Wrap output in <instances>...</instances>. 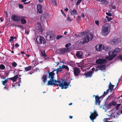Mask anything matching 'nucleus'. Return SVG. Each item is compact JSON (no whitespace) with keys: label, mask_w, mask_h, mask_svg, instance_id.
<instances>
[{"label":"nucleus","mask_w":122,"mask_h":122,"mask_svg":"<svg viewBox=\"0 0 122 122\" xmlns=\"http://www.w3.org/2000/svg\"><path fill=\"white\" fill-rule=\"evenodd\" d=\"M36 40L37 43L39 44H45L46 43V41L45 38L41 36H37Z\"/></svg>","instance_id":"obj_4"},{"label":"nucleus","mask_w":122,"mask_h":122,"mask_svg":"<svg viewBox=\"0 0 122 122\" xmlns=\"http://www.w3.org/2000/svg\"><path fill=\"white\" fill-rule=\"evenodd\" d=\"M101 97L96 96L95 97V104L96 105H100L101 101L100 100Z\"/></svg>","instance_id":"obj_15"},{"label":"nucleus","mask_w":122,"mask_h":122,"mask_svg":"<svg viewBox=\"0 0 122 122\" xmlns=\"http://www.w3.org/2000/svg\"><path fill=\"white\" fill-rule=\"evenodd\" d=\"M42 6L41 5L39 4L37 5V13L39 14H41L42 11Z\"/></svg>","instance_id":"obj_17"},{"label":"nucleus","mask_w":122,"mask_h":122,"mask_svg":"<svg viewBox=\"0 0 122 122\" xmlns=\"http://www.w3.org/2000/svg\"><path fill=\"white\" fill-rule=\"evenodd\" d=\"M101 20L104 23H106L107 22V20L105 19L102 18Z\"/></svg>","instance_id":"obj_40"},{"label":"nucleus","mask_w":122,"mask_h":122,"mask_svg":"<svg viewBox=\"0 0 122 122\" xmlns=\"http://www.w3.org/2000/svg\"><path fill=\"white\" fill-rule=\"evenodd\" d=\"M121 104H118L117 105V106L115 107V108L117 110H118L119 107L121 106Z\"/></svg>","instance_id":"obj_37"},{"label":"nucleus","mask_w":122,"mask_h":122,"mask_svg":"<svg viewBox=\"0 0 122 122\" xmlns=\"http://www.w3.org/2000/svg\"><path fill=\"white\" fill-rule=\"evenodd\" d=\"M106 68L105 67L104 68H101L99 70H101V71H102L104 70H105L106 69Z\"/></svg>","instance_id":"obj_63"},{"label":"nucleus","mask_w":122,"mask_h":122,"mask_svg":"<svg viewBox=\"0 0 122 122\" xmlns=\"http://www.w3.org/2000/svg\"><path fill=\"white\" fill-rule=\"evenodd\" d=\"M49 74L48 76V78L51 79V80H53L54 79V76L55 74V73L52 72H49Z\"/></svg>","instance_id":"obj_19"},{"label":"nucleus","mask_w":122,"mask_h":122,"mask_svg":"<svg viewBox=\"0 0 122 122\" xmlns=\"http://www.w3.org/2000/svg\"><path fill=\"white\" fill-rule=\"evenodd\" d=\"M21 76L20 75H19V82L20 83H21V78H20V76Z\"/></svg>","instance_id":"obj_54"},{"label":"nucleus","mask_w":122,"mask_h":122,"mask_svg":"<svg viewBox=\"0 0 122 122\" xmlns=\"http://www.w3.org/2000/svg\"><path fill=\"white\" fill-rule=\"evenodd\" d=\"M107 60L105 59L99 58L97 59L96 62L98 64H104L106 63Z\"/></svg>","instance_id":"obj_12"},{"label":"nucleus","mask_w":122,"mask_h":122,"mask_svg":"<svg viewBox=\"0 0 122 122\" xmlns=\"http://www.w3.org/2000/svg\"><path fill=\"white\" fill-rule=\"evenodd\" d=\"M88 32V30H86L85 31L82 32L80 33V35H79V36H82L83 35H86V34H87Z\"/></svg>","instance_id":"obj_27"},{"label":"nucleus","mask_w":122,"mask_h":122,"mask_svg":"<svg viewBox=\"0 0 122 122\" xmlns=\"http://www.w3.org/2000/svg\"><path fill=\"white\" fill-rule=\"evenodd\" d=\"M106 14L109 16H111L112 15V14L110 13L106 12Z\"/></svg>","instance_id":"obj_50"},{"label":"nucleus","mask_w":122,"mask_h":122,"mask_svg":"<svg viewBox=\"0 0 122 122\" xmlns=\"http://www.w3.org/2000/svg\"><path fill=\"white\" fill-rule=\"evenodd\" d=\"M45 19H46L45 17L44 16H41L40 18V20H44Z\"/></svg>","instance_id":"obj_48"},{"label":"nucleus","mask_w":122,"mask_h":122,"mask_svg":"<svg viewBox=\"0 0 122 122\" xmlns=\"http://www.w3.org/2000/svg\"><path fill=\"white\" fill-rule=\"evenodd\" d=\"M5 14H6V17L7 18H8V13H7V12H6V11H5Z\"/></svg>","instance_id":"obj_58"},{"label":"nucleus","mask_w":122,"mask_h":122,"mask_svg":"<svg viewBox=\"0 0 122 122\" xmlns=\"http://www.w3.org/2000/svg\"><path fill=\"white\" fill-rule=\"evenodd\" d=\"M81 19V17L80 16H78L76 19V20H80Z\"/></svg>","instance_id":"obj_56"},{"label":"nucleus","mask_w":122,"mask_h":122,"mask_svg":"<svg viewBox=\"0 0 122 122\" xmlns=\"http://www.w3.org/2000/svg\"><path fill=\"white\" fill-rule=\"evenodd\" d=\"M30 2V1H29V2H24V4H27L29 3Z\"/></svg>","instance_id":"obj_60"},{"label":"nucleus","mask_w":122,"mask_h":122,"mask_svg":"<svg viewBox=\"0 0 122 122\" xmlns=\"http://www.w3.org/2000/svg\"><path fill=\"white\" fill-rule=\"evenodd\" d=\"M70 83V82L67 83L66 80L62 79L57 80H54V79L51 80L50 79V80L48 82L47 85H56L57 86H59L61 87V89H66L68 87Z\"/></svg>","instance_id":"obj_1"},{"label":"nucleus","mask_w":122,"mask_h":122,"mask_svg":"<svg viewBox=\"0 0 122 122\" xmlns=\"http://www.w3.org/2000/svg\"><path fill=\"white\" fill-rule=\"evenodd\" d=\"M20 53L21 54H22V55L24 54H25V52L24 51H20Z\"/></svg>","instance_id":"obj_64"},{"label":"nucleus","mask_w":122,"mask_h":122,"mask_svg":"<svg viewBox=\"0 0 122 122\" xmlns=\"http://www.w3.org/2000/svg\"><path fill=\"white\" fill-rule=\"evenodd\" d=\"M93 38V36L91 34H88L84 38V41L82 42V44H84L89 42Z\"/></svg>","instance_id":"obj_6"},{"label":"nucleus","mask_w":122,"mask_h":122,"mask_svg":"<svg viewBox=\"0 0 122 122\" xmlns=\"http://www.w3.org/2000/svg\"><path fill=\"white\" fill-rule=\"evenodd\" d=\"M94 73V72L93 71H90L86 72H85L84 73L83 75H84L86 76V78L88 77L91 78L92 76Z\"/></svg>","instance_id":"obj_13"},{"label":"nucleus","mask_w":122,"mask_h":122,"mask_svg":"<svg viewBox=\"0 0 122 122\" xmlns=\"http://www.w3.org/2000/svg\"><path fill=\"white\" fill-rule=\"evenodd\" d=\"M116 103H117L116 102L114 101H113L112 102L109 103L108 104V105L109 107H111L112 106H116L117 105Z\"/></svg>","instance_id":"obj_21"},{"label":"nucleus","mask_w":122,"mask_h":122,"mask_svg":"<svg viewBox=\"0 0 122 122\" xmlns=\"http://www.w3.org/2000/svg\"><path fill=\"white\" fill-rule=\"evenodd\" d=\"M61 12L63 15V16L66 17V15L64 13V12L63 11V10H61Z\"/></svg>","instance_id":"obj_52"},{"label":"nucleus","mask_w":122,"mask_h":122,"mask_svg":"<svg viewBox=\"0 0 122 122\" xmlns=\"http://www.w3.org/2000/svg\"><path fill=\"white\" fill-rule=\"evenodd\" d=\"M83 54L82 51H77L76 53V56L79 58H82V55Z\"/></svg>","instance_id":"obj_18"},{"label":"nucleus","mask_w":122,"mask_h":122,"mask_svg":"<svg viewBox=\"0 0 122 122\" xmlns=\"http://www.w3.org/2000/svg\"><path fill=\"white\" fill-rule=\"evenodd\" d=\"M81 0H78V1L76 4V5L78 6L79 5L81 2Z\"/></svg>","instance_id":"obj_43"},{"label":"nucleus","mask_w":122,"mask_h":122,"mask_svg":"<svg viewBox=\"0 0 122 122\" xmlns=\"http://www.w3.org/2000/svg\"><path fill=\"white\" fill-rule=\"evenodd\" d=\"M66 49V51H69V48H65Z\"/></svg>","instance_id":"obj_61"},{"label":"nucleus","mask_w":122,"mask_h":122,"mask_svg":"<svg viewBox=\"0 0 122 122\" xmlns=\"http://www.w3.org/2000/svg\"><path fill=\"white\" fill-rule=\"evenodd\" d=\"M69 64L70 66L73 67L74 66V62H72L71 63H70Z\"/></svg>","instance_id":"obj_41"},{"label":"nucleus","mask_w":122,"mask_h":122,"mask_svg":"<svg viewBox=\"0 0 122 122\" xmlns=\"http://www.w3.org/2000/svg\"><path fill=\"white\" fill-rule=\"evenodd\" d=\"M10 39L9 40V42H10L12 41L13 40V36H11L10 37Z\"/></svg>","instance_id":"obj_42"},{"label":"nucleus","mask_w":122,"mask_h":122,"mask_svg":"<svg viewBox=\"0 0 122 122\" xmlns=\"http://www.w3.org/2000/svg\"><path fill=\"white\" fill-rule=\"evenodd\" d=\"M62 37V36L58 35L57 36L56 39H59Z\"/></svg>","instance_id":"obj_46"},{"label":"nucleus","mask_w":122,"mask_h":122,"mask_svg":"<svg viewBox=\"0 0 122 122\" xmlns=\"http://www.w3.org/2000/svg\"><path fill=\"white\" fill-rule=\"evenodd\" d=\"M117 58H119L122 61V56L121 55H120L118 56L117 57Z\"/></svg>","instance_id":"obj_44"},{"label":"nucleus","mask_w":122,"mask_h":122,"mask_svg":"<svg viewBox=\"0 0 122 122\" xmlns=\"http://www.w3.org/2000/svg\"><path fill=\"white\" fill-rule=\"evenodd\" d=\"M91 115L90 116V119L94 122V120L98 116V115L96 110H94L93 112L91 113Z\"/></svg>","instance_id":"obj_7"},{"label":"nucleus","mask_w":122,"mask_h":122,"mask_svg":"<svg viewBox=\"0 0 122 122\" xmlns=\"http://www.w3.org/2000/svg\"><path fill=\"white\" fill-rule=\"evenodd\" d=\"M118 41L116 39H113L112 41V44L113 45L117 44L118 43Z\"/></svg>","instance_id":"obj_25"},{"label":"nucleus","mask_w":122,"mask_h":122,"mask_svg":"<svg viewBox=\"0 0 122 122\" xmlns=\"http://www.w3.org/2000/svg\"><path fill=\"white\" fill-rule=\"evenodd\" d=\"M39 25L37 26L38 30L40 32H42L43 31L42 27L40 23L39 24Z\"/></svg>","instance_id":"obj_28"},{"label":"nucleus","mask_w":122,"mask_h":122,"mask_svg":"<svg viewBox=\"0 0 122 122\" xmlns=\"http://www.w3.org/2000/svg\"><path fill=\"white\" fill-rule=\"evenodd\" d=\"M103 45L102 44L100 45H97L95 46L96 50L98 51H100L103 49Z\"/></svg>","instance_id":"obj_14"},{"label":"nucleus","mask_w":122,"mask_h":122,"mask_svg":"<svg viewBox=\"0 0 122 122\" xmlns=\"http://www.w3.org/2000/svg\"><path fill=\"white\" fill-rule=\"evenodd\" d=\"M74 74L75 77H78L80 75L81 71L78 67H75L73 69Z\"/></svg>","instance_id":"obj_9"},{"label":"nucleus","mask_w":122,"mask_h":122,"mask_svg":"<svg viewBox=\"0 0 122 122\" xmlns=\"http://www.w3.org/2000/svg\"><path fill=\"white\" fill-rule=\"evenodd\" d=\"M102 48L103 50H105L106 51H109L110 49V48L108 46H103Z\"/></svg>","instance_id":"obj_29"},{"label":"nucleus","mask_w":122,"mask_h":122,"mask_svg":"<svg viewBox=\"0 0 122 122\" xmlns=\"http://www.w3.org/2000/svg\"><path fill=\"white\" fill-rule=\"evenodd\" d=\"M47 36H46V40L50 41H51L53 40L55 38L54 35L52 33L51 31H49L46 32Z\"/></svg>","instance_id":"obj_5"},{"label":"nucleus","mask_w":122,"mask_h":122,"mask_svg":"<svg viewBox=\"0 0 122 122\" xmlns=\"http://www.w3.org/2000/svg\"><path fill=\"white\" fill-rule=\"evenodd\" d=\"M59 68L57 69V72L56 74H57L59 72H61L62 71V69H65L67 70L68 71L69 70V69L68 67L66 65H62L61 66L60 65L59 66Z\"/></svg>","instance_id":"obj_8"},{"label":"nucleus","mask_w":122,"mask_h":122,"mask_svg":"<svg viewBox=\"0 0 122 122\" xmlns=\"http://www.w3.org/2000/svg\"><path fill=\"white\" fill-rule=\"evenodd\" d=\"M67 20H68L69 21H71L72 20L70 19V18L68 17L67 19Z\"/></svg>","instance_id":"obj_55"},{"label":"nucleus","mask_w":122,"mask_h":122,"mask_svg":"<svg viewBox=\"0 0 122 122\" xmlns=\"http://www.w3.org/2000/svg\"><path fill=\"white\" fill-rule=\"evenodd\" d=\"M41 56H43L44 58L47 56L45 53V50H43V51H41Z\"/></svg>","instance_id":"obj_26"},{"label":"nucleus","mask_w":122,"mask_h":122,"mask_svg":"<svg viewBox=\"0 0 122 122\" xmlns=\"http://www.w3.org/2000/svg\"><path fill=\"white\" fill-rule=\"evenodd\" d=\"M106 18H107L108 21H110L111 20H112V18L111 17H109L108 16H107L106 17Z\"/></svg>","instance_id":"obj_39"},{"label":"nucleus","mask_w":122,"mask_h":122,"mask_svg":"<svg viewBox=\"0 0 122 122\" xmlns=\"http://www.w3.org/2000/svg\"><path fill=\"white\" fill-rule=\"evenodd\" d=\"M110 24L106 23L104 24L103 26L102 30V34L104 36L108 35L110 30Z\"/></svg>","instance_id":"obj_3"},{"label":"nucleus","mask_w":122,"mask_h":122,"mask_svg":"<svg viewBox=\"0 0 122 122\" xmlns=\"http://www.w3.org/2000/svg\"><path fill=\"white\" fill-rule=\"evenodd\" d=\"M21 18V16H19L15 15H12L11 17L12 20L15 21L20 22Z\"/></svg>","instance_id":"obj_10"},{"label":"nucleus","mask_w":122,"mask_h":122,"mask_svg":"<svg viewBox=\"0 0 122 122\" xmlns=\"http://www.w3.org/2000/svg\"><path fill=\"white\" fill-rule=\"evenodd\" d=\"M18 77V75H15L12 78H8L7 79H9L13 81V82H15L16 80Z\"/></svg>","instance_id":"obj_20"},{"label":"nucleus","mask_w":122,"mask_h":122,"mask_svg":"<svg viewBox=\"0 0 122 122\" xmlns=\"http://www.w3.org/2000/svg\"><path fill=\"white\" fill-rule=\"evenodd\" d=\"M65 48H60L58 49L57 50V53L59 54H63L66 52Z\"/></svg>","instance_id":"obj_16"},{"label":"nucleus","mask_w":122,"mask_h":122,"mask_svg":"<svg viewBox=\"0 0 122 122\" xmlns=\"http://www.w3.org/2000/svg\"><path fill=\"white\" fill-rule=\"evenodd\" d=\"M21 18V16H19L15 15H12L11 17L12 20L15 21L20 22Z\"/></svg>","instance_id":"obj_11"},{"label":"nucleus","mask_w":122,"mask_h":122,"mask_svg":"<svg viewBox=\"0 0 122 122\" xmlns=\"http://www.w3.org/2000/svg\"><path fill=\"white\" fill-rule=\"evenodd\" d=\"M12 65L13 66L15 67L17 65V64L15 62H13L12 63Z\"/></svg>","instance_id":"obj_38"},{"label":"nucleus","mask_w":122,"mask_h":122,"mask_svg":"<svg viewBox=\"0 0 122 122\" xmlns=\"http://www.w3.org/2000/svg\"><path fill=\"white\" fill-rule=\"evenodd\" d=\"M52 3L54 5H56V0H53Z\"/></svg>","instance_id":"obj_47"},{"label":"nucleus","mask_w":122,"mask_h":122,"mask_svg":"<svg viewBox=\"0 0 122 122\" xmlns=\"http://www.w3.org/2000/svg\"><path fill=\"white\" fill-rule=\"evenodd\" d=\"M32 69V66H28L26 67L25 68L24 71L25 72V71H30Z\"/></svg>","instance_id":"obj_23"},{"label":"nucleus","mask_w":122,"mask_h":122,"mask_svg":"<svg viewBox=\"0 0 122 122\" xmlns=\"http://www.w3.org/2000/svg\"><path fill=\"white\" fill-rule=\"evenodd\" d=\"M95 24L97 25H99V21L98 20H95Z\"/></svg>","instance_id":"obj_53"},{"label":"nucleus","mask_w":122,"mask_h":122,"mask_svg":"<svg viewBox=\"0 0 122 122\" xmlns=\"http://www.w3.org/2000/svg\"><path fill=\"white\" fill-rule=\"evenodd\" d=\"M108 93H107L106 92H104L103 95L104 96H106L108 94Z\"/></svg>","instance_id":"obj_57"},{"label":"nucleus","mask_w":122,"mask_h":122,"mask_svg":"<svg viewBox=\"0 0 122 122\" xmlns=\"http://www.w3.org/2000/svg\"><path fill=\"white\" fill-rule=\"evenodd\" d=\"M107 118H105L104 119V121L105 122H109V121H107Z\"/></svg>","instance_id":"obj_62"},{"label":"nucleus","mask_w":122,"mask_h":122,"mask_svg":"<svg viewBox=\"0 0 122 122\" xmlns=\"http://www.w3.org/2000/svg\"><path fill=\"white\" fill-rule=\"evenodd\" d=\"M106 66V65H99L97 66V67L96 68L97 69L98 68H99L100 69L104 67H105Z\"/></svg>","instance_id":"obj_31"},{"label":"nucleus","mask_w":122,"mask_h":122,"mask_svg":"<svg viewBox=\"0 0 122 122\" xmlns=\"http://www.w3.org/2000/svg\"><path fill=\"white\" fill-rule=\"evenodd\" d=\"M71 15H75L77 13V11L75 9H73V10L71 11Z\"/></svg>","instance_id":"obj_30"},{"label":"nucleus","mask_w":122,"mask_h":122,"mask_svg":"<svg viewBox=\"0 0 122 122\" xmlns=\"http://www.w3.org/2000/svg\"><path fill=\"white\" fill-rule=\"evenodd\" d=\"M114 86L112 85L110 82V84L109 85V88L110 89V90H111L113 89Z\"/></svg>","instance_id":"obj_33"},{"label":"nucleus","mask_w":122,"mask_h":122,"mask_svg":"<svg viewBox=\"0 0 122 122\" xmlns=\"http://www.w3.org/2000/svg\"><path fill=\"white\" fill-rule=\"evenodd\" d=\"M7 79H5L4 81H2L1 82H2V84L4 86H6V83L8 82V81Z\"/></svg>","instance_id":"obj_32"},{"label":"nucleus","mask_w":122,"mask_h":122,"mask_svg":"<svg viewBox=\"0 0 122 122\" xmlns=\"http://www.w3.org/2000/svg\"><path fill=\"white\" fill-rule=\"evenodd\" d=\"M21 18L20 19V21L23 24H24L26 23V21L25 20L23 19L25 18V17L24 16H21Z\"/></svg>","instance_id":"obj_24"},{"label":"nucleus","mask_w":122,"mask_h":122,"mask_svg":"<svg viewBox=\"0 0 122 122\" xmlns=\"http://www.w3.org/2000/svg\"><path fill=\"white\" fill-rule=\"evenodd\" d=\"M71 44L70 43H69L66 44L65 45V46L67 48V47L71 46Z\"/></svg>","instance_id":"obj_45"},{"label":"nucleus","mask_w":122,"mask_h":122,"mask_svg":"<svg viewBox=\"0 0 122 122\" xmlns=\"http://www.w3.org/2000/svg\"><path fill=\"white\" fill-rule=\"evenodd\" d=\"M29 31L27 29H25V33L26 34H28L29 33Z\"/></svg>","instance_id":"obj_49"},{"label":"nucleus","mask_w":122,"mask_h":122,"mask_svg":"<svg viewBox=\"0 0 122 122\" xmlns=\"http://www.w3.org/2000/svg\"><path fill=\"white\" fill-rule=\"evenodd\" d=\"M101 2L102 4H107L108 3V2L106 0H103Z\"/></svg>","instance_id":"obj_35"},{"label":"nucleus","mask_w":122,"mask_h":122,"mask_svg":"<svg viewBox=\"0 0 122 122\" xmlns=\"http://www.w3.org/2000/svg\"><path fill=\"white\" fill-rule=\"evenodd\" d=\"M121 51V49L118 48H116L114 49L113 51H111L108 52V56L106 57V58L109 61H111L117 56V54L115 53H117Z\"/></svg>","instance_id":"obj_2"},{"label":"nucleus","mask_w":122,"mask_h":122,"mask_svg":"<svg viewBox=\"0 0 122 122\" xmlns=\"http://www.w3.org/2000/svg\"><path fill=\"white\" fill-rule=\"evenodd\" d=\"M19 46V45L17 43L15 45V46L16 47H18Z\"/></svg>","instance_id":"obj_59"},{"label":"nucleus","mask_w":122,"mask_h":122,"mask_svg":"<svg viewBox=\"0 0 122 122\" xmlns=\"http://www.w3.org/2000/svg\"><path fill=\"white\" fill-rule=\"evenodd\" d=\"M18 5L19 8L23 9V6L22 4H19Z\"/></svg>","instance_id":"obj_51"},{"label":"nucleus","mask_w":122,"mask_h":122,"mask_svg":"<svg viewBox=\"0 0 122 122\" xmlns=\"http://www.w3.org/2000/svg\"><path fill=\"white\" fill-rule=\"evenodd\" d=\"M5 66L3 64H1L0 65V69L1 70H4L5 69Z\"/></svg>","instance_id":"obj_34"},{"label":"nucleus","mask_w":122,"mask_h":122,"mask_svg":"<svg viewBox=\"0 0 122 122\" xmlns=\"http://www.w3.org/2000/svg\"><path fill=\"white\" fill-rule=\"evenodd\" d=\"M41 79L44 83H46L47 82V77L46 75H44L43 76Z\"/></svg>","instance_id":"obj_22"},{"label":"nucleus","mask_w":122,"mask_h":122,"mask_svg":"<svg viewBox=\"0 0 122 122\" xmlns=\"http://www.w3.org/2000/svg\"><path fill=\"white\" fill-rule=\"evenodd\" d=\"M114 97V96L113 95H111L110 96H109L108 97V99L111 100Z\"/></svg>","instance_id":"obj_36"}]
</instances>
